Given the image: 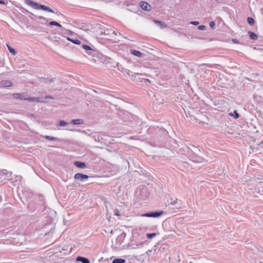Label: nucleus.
I'll use <instances>...</instances> for the list:
<instances>
[{"mask_svg": "<svg viewBox=\"0 0 263 263\" xmlns=\"http://www.w3.org/2000/svg\"><path fill=\"white\" fill-rule=\"evenodd\" d=\"M83 48L86 50H93L90 46L87 45H83Z\"/></svg>", "mask_w": 263, "mask_h": 263, "instance_id": "412c9836", "label": "nucleus"}, {"mask_svg": "<svg viewBox=\"0 0 263 263\" xmlns=\"http://www.w3.org/2000/svg\"><path fill=\"white\" fill-rule=\"evenodd\" d=\"M229 116H234V118H235V119H237L239 117V114L236 110L234 111L233 113H232V112L230 113Z\"/></svg>", "mask_w": 263, "mask_h": 263, "instance_id": "f3484780", "label": "nucleus"}, {"mask_svg": "<svg viewBox=\"0 0 263 263\" xmlns=\"http://www.w3.org/2000/svg\"><path fill=\"white\" fill-rule=\"evenodd\" d=\"M214 25H215V23H214V22H211V23H210V26H211V27H213V26H214Z\"/></svg>", "mask_w": 263, "mask_h": 263, "instance_id": "c85d7f7f", "label": "nucleus"}, {"mask_svg": "<svg viewBox=\"0 0 263 263\" xmlns=\"http://www.w3.org/2000/svg\"><path fill=\"white\" fill-rule=\"evenodd\" d=\"M45 98H50V97H49V96H46Z\"/></svg>", "mask_w": 263, "mask_h": 263, "instance_id": "7c9ffc66", "label": "nucleus"}, {"mask_svg": "<svg viewBox=\"0 0 263 263\" xmlns=\"http://www.w3.org/2000/svg\"><path fill=\"white\" fill-rule=\"evenodd\" d=\"M74 164L78 167L84 168L86 166L85 163L80 161H75Z\"/></svg>", "mask_w": 263, "mask_h": 263, "instance_id": "423d86ee", "label": "nucleus"}, {"mask_svg": "<svg viewBox=\"0 0 263 263\" xmlns=\"http://www.w3.org/2000/svg\"><path fill=\"white\" fill-rule=\"evenodd\" d=\"M154 22L159 25L161 28H164L166 27V24L163 22L155 20Z\"/></svg>", "mask_w": 263, "mask_h": 263, "instance_id": "1a4fd4ad", "label": "nucleus"}, {"mask_svg": "<svg viewBox=\"0 0 263 263\" xmlns=\"http://www.w3.org/2000/svg\"><path fill=\"white\" fill-rule=\"evenodd\" d=\"M198 28L200 30H203L205 28V26L203 25H201V26H199Z\"/></svg>", "mask_w": 263, "mask_h": 263, "instance_id": "a878e982", "label": "nucleus"}, {"mask_svg": "<svg viewBox=\"0 0 263 263\" xmlns=\"http://www.w3.org/2000/svg\"><path fill=\"white\" fill-rule=\"evenodd\" d=\"M71 122L73 124H82L84 123L83 120L82 119L73 120Z\"/></svg>", "mask_w": 263, "mask_h": 263, "instance_id": "9d476101", "label": "nucleus"}, {"mask_svg": "<svg viewBox=\"0 0 263 263\" xmlns=\"http://www.w3.org/2000/svg\"><path fill=\"white\" fill-rule=\"evenodd\" d=\"M131 53L135 55V56H137V57H141L142 55V53H141V52L138 51V50H132L131 51Z\"/></svg>", "mask_w": 263, "mask_h": 263, "instance_id": "f8f14e48", "label": "nucleus"}, {"mask_svg": "<svg viewBox=\"0 0 263 263\" xmlns=\"http://www.w3.org/2000/svg\"><path fill=\"white\" fill-rule=\"evenodd\" d=\"M26 100H28V101H30L40 102H43V101L41 100L40 98H34V97L27 98Z\"/></svg>", "mask_w": 263, "mask_h": 263, "instance_id": "ddd939ff", "label": "nucleus"}, {"mask_svg": "<svg viewBox=\"0 0 263 263\" xmlns=\"http://www.w3.org/2000/svg\"><path fill=\"white\" fill-rule=\"evenodd\" d=\"M77 261H81L82 262V263H89V260L86 258L81 257V256H78L77 258Z\"/></svg>", "mask_w": 263, "mask_h": 263, "instance_id": "6e6552de", "label": "nucleus"}, {"mask_svg": "<svg viewBox=\"0 0 263 263\" xmlns=\"http://www.w3.org/2000/svg\"><path fill=\"white\" fill-rule=\"evenodd\" d=\"M13 97L16 99H20L21 100H26L27 98H25L23 96V93H15L13 95Z\"/></svg>", "mask_w": 263, "mask_h": 263, "instance_id": "0eeeda50", "label": "nucleus"}, {"mask_svg": "<svg viewBox=\"0 0 263 263\" xmlns=\"http://www.w3.org/2000/svg\"><path fill=\"white\" fill-rule=\"evenodd\" d=\"M25 3L30 6L31 7L34 8L35 9H42L45 11H47L50 12L54 13V11L52 9L50 8L43 5L39 4L37 3L32 2L31 0H25Z\"/></svg>", "mask_w": 263, "mask_h": 263, "instance_id": "f257e3e1", "label": "nucleus"}, {"mask_svg": "<svg viewBox=\"0 0 263 263\" xmlns=\"http://www.w3.org/2000/svg\"><path fill=\"white\" fill-rule=\"evenodd\" d=\"M114 213H115V215L117 216H120V214L119 213V211L118 209H116L115 211H114Z\"/></svg>", "mask_w": 263, "mask_h": 263, "instance_id": "b1692460", "label": "nucleus"}, {"mask_svg": "<svg viewBox=\"0 0 263 263\" xmlns=\"http://www.w3.org/2000/svg\"><path fill=\"white\" fill-rule=\"evenodd\" d=\"M40 18L45 19V18H44V17H42V16H40Z\"/></svg>", "mask_w": 263, "mask_h": 263, "instance_id": "c756f323", "label": "nucleus"}, {"mask_svg": "<svg viewBox=\"0 0 263 263\" xmlns=\"http://www.w3.org/2000/svg\"><path fill=\"white\" fill-rule=\"evenodd\" d=\"M248 23L251 25L253 26L254 24V20L252 17H249L247 18Z\"/></svg>", "mask_w": 263, "mask_h": 263, "instance_id": "6ab92c4d", "label": "nucleus"}, {"mask_svg": "<svg viewBox=\"0 0 263 263\" xmlns=\"http://www.w3.org/2000/svg\"><path fill=\"white\" fill-rule=\"evenodd\" d=\"M191 23L194 25H198L199 24V22L195 21V22H192Z\"/></svg>", "mask_w": 263, "mask_h": 263, "instance_id": "cd10ccee", "label": "nucleus"}, {"mask_svg": "<svg viewBox=\"0 0 263 263\" xmlns=\"http://www.w3.org/2000/svg\"><path fill=\"white\" fill-rule=\"evenodd\" d=\"M44 137L46 139H48V140H49L55 141V140H57V139L56 138L53 137H51V136H46Z\"/></svg>", "mask_w": 263, "mask_h": 263, "instance_id": "aec40b11", "label": "nucleus"}, {"mask_svg": "<svg viewBox=\"0 0 263 263\" xmlns=\"http://www.w3.org/2000/svg\"><path fill=\"white\" fill-rule=\"evenodd\" d=\"M163 211L157 212H152V213H147L142 215L144 217H157L161 216L163 214Z\"/></svg>", "mask_w": 263, "mask_h": 263, "instance_id": "7ed1b4c3", "label": "nucleus"}, {"mask_svg": "<svg viewBox=\"0 0 263 263\" xmlns=\"http://www.w3.org/2000/svg\"><path fill=\"white\" fill-rule=\"evenodd\" d=\"M248 33H249L250 37L251 39L254 40H256L257 39V38H258L257 35L255 33H254L252 31H249Z\"/></svg>", "mask_w": 263, "mask_h": 263, "instance_id": "9b49d317", "label": "nucleus"}, {"mask_svg": "<svg viewBox=\"0 0 263 263\" xmlns=\"http://www.w3.org/2000/svg\"><path fill=\"white\" fill-rule=\"evenodd\" d=\"M7 46L10 52L13 55H15L16 53L15 50L12 48L9 45L7 44Z\"/></svg>", "mask_w": 263, "mask_h": 263, "instance_id": "4468645a", "label": "nucleus"}, {"mask_svg": "<svg viewBox=\"0 0 263 263\" xmlns=\"http://www.w3.org/2000/svg\"><path fill=\"white\" fill-rule=\"evenodd\" d=\"M232 41H233V42H234V43H236V44H238L239 43L238 41L237 40L235 39H232Z\"/></svg>", "mask_w": 263, "mask_h": 263, "instance_id": "393cba45", "label": "nucleus"}, {"mask_svg": "<svg viewBox=\"0 0 263 263\" xmlns=\"http://www.w3.org/2000/svg\"><path fill=\"white\" fill-rule=\"evenodd\" d=\"M125 260L122 258H116L113 260L112 263H124Z\"/></svg>", "mask_w": 263, "mask_h": 263, "instance_id": "2eb2a0df", "label": "nucleus"}, {"mask_svg": "<svg viewBox=\"0 0 263 263\" xmlns=\"http://www.w3.org/2000/svg\"><path fill=\"white\" fill-rule=\"evenodd\" d=\"M5 2L4 0H0V4H5Z\"/></svg>", "mask_w": 263, "mask_h": 263, "instance_id": "bb28decb", "label": "nucleus"}, {"mask_svg": "<svg viewBox=\"0 0 263 263\" xmlns=\"http://www.w3.org/2000/svg\"><path fill=\"white\" fill-rule=\"evenodd\" d=\"M2 84L4 86L9 87L12 86V83L11 81H4L2 82Z\"/></svg>", "mask_w": 263, "mask_h": 263, "instance_id": "dca6fc26", "label": "nucleus"}, {"mask_svg": "<svg viewBox=\"0 0 263 263\" xmlns=\"http://www.w3.org/2000/svg\"><path fill=\"white\" fill-rule=\"evenodd\" d=\"M140 6L143 10L145 11H149L151 9V5L145 2H141Z\"/></svg>", "mask_w": 263, "mask_h": 263, "instance_id": "39448f33", "label": "nucleus"}, {"mask_svg": "<svg viewBox=\"0 0 263 263\" xmlns=\"http://www.w3.org/2000/svg\"><path fill=\"white\" fill-rule=\"evenodd\" d=\"M67 124V123L64 121H60V123H59V125L61 126H64L66 125Z\"/></svg>", "mask_w": 263, "mask_h": 263, "instance_id": "5701e85b", "label": "nucleus"}, {"mask_svg": "<svg viewBox=\"0 0 263 263\" xmlns=\"http://www.w3.org/2000/svg\"><path fill=\"white\" fill-rule=\"evenodd\" d=\"M147 236V237L148 238H151L153 237H155L156 236V233H148L146 235Z\"/></svg>", "mask_w": 263, "mask_h": 263, "instance_id": "4be33fe9", "label": "nucleus"}, {"mask_svg": "<svg viewBox=\"0 0 263 263\" xmlns=\"http://www.w3.org/2000/svg\"><path fill=\"white\" fill-rule=\"evenodd\" d=\"M74 178L76 180H83L88 179L89 176L82 173H77L74 175Z\"/></svg>", "mask_w": 263, "mask_h": 263, "instance_id": "20e7f679", "label": "nucleus"}, {"mask_svg": "<svg viewBox=\"0 0 263 263\" xmlns=\"http://www.w3.org/2000/svg\"><path fill=\"white\" fill-rule=\"evenodd\" d=\"M49 25H53V26H58V27H61L62 26L60 24H59V23L55 22V21H51L49 22Z\"/></svg>", "mask_w": 263, "mask_h": 263, "instance_id": "a211bd4d", "label": "nucleus"}, {"mask_svg": "<svg viewBox=\"0 0 263 263\" xmlns=\"http://www.w3.org/2000/svg\"><path fill=\"white\" fill-rule=\"evenodd\" d=\"M66 34H68V35H70V37L67 36L66 37V39L68 41H71L73 43L77 44V45H80L81 44V41L79 40L74 39L73 37L75 36L76 33H74L71 30H67Z\"/></svg>", "mask_w": 263, "mask_h": 263, "instance_id": "f03ea898", "label": "nucleus"}]
</instances>
